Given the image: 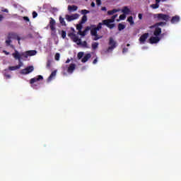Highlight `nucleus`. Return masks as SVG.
I'll return each instance as SVG.
<instances>
[{
	"mask_svg": "<svg viewBox=\"0 0 181 181\" xmlns=\"http://www.w3.org/2000/svg\"><path fill=\"white\" fill-rule=\"evenodd\" d=\"M151 8L153 9L159 8V4H153L151 5Z\"/></svg>",
	"mask_w": 181,
	"mask_h": 181,
	"instance_id": "38",
	"label": "nucleus"
},
{
	"mask_svg": "<svg viewBox=\"0 0 181 181\" xmlns=\"http://www.w3.org/2000/svg\"><path fill=\"white\" fill-rule=\"evenodd\" d=\"M148 37H149V33H144V35H141V36L139 37L140 44L144 45Z\"/></svg>",
	"mask_w": 181,
	"mask_h": 181,
	"instance_id": "9",
	"label": "nucleus"
},
{
	"mask_svg": "<svg viewBox=\"0 0 181 181\" xmlns=\"http://www.w3.org/2000/svg\"><path fill=\"white\" fill-rule=\"evenodd\" d=\"M76 28L78 30L81 31V29H82L81 24H78Z\"/></svg>",
	"mask_w": 181,
	"mask_h": 181,
	"instance_id": "44",
	"label": "nucleus"
},
{
	"mask_svg": "<svg viewBox=\"0 0 181 181\" xmlns=\"http://www.w3.org/2000/svg\"><path fill=\"white\" fill-rule=\"evenodd\" d=\"M78 18H79L78 13H75L72 15L66 14L65 16L66 21H67L68 22L74 21V20H77Z\"/></svg>",
	"mask_w": 181,
	"mask_h": 181,
	"instance_id": "6",
	"label": "nucleus"
},
{
	"mask_svg": "<svg viewBox=\"0 0 181 181\" xmlns=\"http://www.w3.org/2000/svg\"><path fill=\"white\" fill-rule=\"evenodd\" d=\"M57 75V71H52V73H51V75L49 76V78H48V81H50L52 79V78L54 77V76H55Z\"/></svg>",
	"mask_w": 181,
	"mask_h": 181,
	"instance_id": "28",
	"label": "nucleus"
},
{
	"mask_svg": "<svg viewBox=\"0 0 181 181\" xmlns=\"http://www.w3.org/2000/svg\"><path fill=\"white\" fill-rule=\"evenodd\" d=\"M125 15H126L125 13L119 15V20L124 21L125 18H127V16Z\"/></svg>",
	"mask_w": 181,
	"mask_h": 181,
	"instance_id": "35",
	"label": "nucleus"
},
{
	"mask_svg": "<svg viewBox=\"0 0 181 181\" xmlns=\"http://www.w3.org/2000/svg\"><path fill=\"white\" fill-rule=\"evenodd\" d=\"M3 12H4V13H8V9H7V8H5V10H3Z\"/></svg>",
	"mask_w": 181,
	"mask_h": 181,
	"instance_id": "57",
	"label": "nucleus"
},
{
	"mask_svg": "<svg viewBox=\"0 0 181 181\" xmlns=\"http://www.w3.org/2000/svg\"><path fill=\"white\" fill-rule=\"evenodd\" d=\"M76 69V64H71V65H69V66H68L67 69V73L69 74H73L74 70H75Z\"/></svg>",
	"mask_w": 181,
	"mask_h": 181,
	"instance_id": "13",
	"label": "nucleus"
},
{
	"mask_svg": "<svg viewBox=\"0 0 181 181\" xmlns=\"http://www.w3.org/2000/svg\"><path fill=\"white\" fill-rule=\"evenodd\" d=\"M95 36L94 38H93V40L98 41V40L102 38V36H99L98 35H93Z\"/></svg>",
	"mask_w": 181,
	"mask_h": 181,
	"instance_id": "37",
	"label": "nucleus"
},
{
	"mask_svg": "<svg viewBox=\"0 0 181 181\" xmlns=\"http://www.w3.org/2000/svg\"><path fill=\"white\" fill-rule=\"evenodd\" d=\"M61 36L62 38L65 39L66 37V32L65 30H62Z\"/></svg>",
	"mask_w": 181,
	"mask_h": 181,
	"instance_id": "32",
	"label": "nucleus"
},
{
	"mask_svg": "<svg viewBox=\"0 0 181 181\" xmlns=\"http://www.w3.org/2000/svg\"><path fill=\"white\" fill-rule=\"evenodd\" d=\"M71 62V59H67L66 61V64H69V62Z\"/></svg>",
	"mask_w": 181,
	"mask_h": 181,
	"instance_id": "56",
	"label": "nucleus"
},
{
	"mask_svg": "<svg viewBox=\"0 0 181 181\" xmlns=\"http://www.w3.org/2000/svg\"><path fill=\"white\" fill-rule=\"evenodd\" d=\"M89 59H91V54L90 53H88V54L84 55L83 58H82V59H81V62L82 63H86L89 60Z\"/></svg>",
	"mask_w": 181,
	"mask_h": 181,
	"instance_id": "15",
	"label": "nucleus"
},
{
	"mask_svg": "<svg viewBox=\"0 0 181 181\" xmlns=\"http://www.w3.org/2000/svg\"><path fill=\"white\" fill-rule=\"evenodd\" d=\"M46 67H47V69H50V68H51V61L47 62Z\"/></svg>",
	"mask_w": 181,
	"mask_h": 181,
	"instance_id": "42",
	"label": "nucleus"
},
{
	"mask_svg": "<svg viewBox=\"0 0 181 181\" xmlns=\"http://www.w3.org/2000/svg\"><path fill=\"white\" fill-rule=\"evenodd\" d=\"M59 23H61L62 26H66V23L64 21V18L62 16H59Z\"/></svg>",
	"mask_w": 181,
	"mask_h": 181,
	"instance_id": "24",
	"label": "nucleus"
},
{
	"mask_svg": "<svg viewBox=\"0 0 181 181\" xmlns=\"http://www.w3.org/2000/svg\"><path fill=\"white\" fill-rule=\"evenodd\" d=\"M127 47H129V44H127Z\"/></svg>",
	"mask_w": 181,
	"mask_h": 181,
	"instance_id": "59",
	"label": "nucleus"
},
{
	"mask_svg": "<svg viewBox=\"0 0 181 181\" xmlns=\"http://www.w3.org/2000/svg\"><path fill=\"white\" fill-rule=\"evenodd\" d=\"M28 55H30V57L36 55V54H37V51L36 50H30V51H26L25 52H24Z\"/></svg>",
	"mask_w": 181,
	"mask_h": 181,
	"instance_id": "21",
	"label": "nucleus"
},
{
	"mask_svg": "<svg viewBox=\"0 0 181 181\" xmlns=\"http://www.w3.org/2000/svg\"><path fill=\"white\" fill-rule=\"evenodd\" d=\"M163 2H165L166 0H161Z\"/></svg>",
	"mask_w": 181,
	"mask_h": 181,
	"instance_id": "58",
	"label": "nucleus"
},
{
	"mask_svg": "<svg viewBox=\"0 0 181 181\" xmlns=\"http://www.w3.org/2000/svg\"><path fill=\"white\" fill-rule=\"evenodd\" d=\"M100 30H96V29H90V35H98V31Z\"/></svg>",
	"mask_w": 181,
	"mask_h": 181,
	"instance_id": "27",
	"label": "nucleus"
},
{
	"mask_svg": "<svg viewBox=\"0 0 181 181\" xmlns=\"http://www.w3.org/2000/svg\"><path fill=\"white\" fill-rule=\"evenodd\" d=\"M4 19L3 15L0 14V22L2 21Z\"/></svg>",
	"mask_w": 181,
	"mask_h": 181,
	"instance_id": "52",
	"label": "nucleus"
},
{
	"mask_svg": "<svg viewBox=\"0 0 181 181\" xmlns=\"http://www.w3.org/2000/svg\"><path fill=\"white\" fill-rule=\"evenodd\" d=\"M108 49L106 50V53L112 52L117 47V42L115 41L113 37H109Z\"/></svg>",
	"mask_w": 181,
	"mask_h": 181,
	"instance_id": "4",
	"label": "nucleus"
},
{
	"mask_svg": "<svg viewBox=\"0 0 181 181\" xmlns=\"http://www.w3.org/2000/svg\"><path fill=\"white\" fill-rule=\"evenodd\" d=\"M122 13L124 15H129L131 13V10L127 6H124L122 8Z\"/></svg>",
	"mask_w": 181,
	"mask_h": 181,
	"instance_id": "17",
	"label": "nucleus"
},
{
	"mask_svg": "<svg viewBox=\"0 0 181 181\" xmlns=\"http://www.w3.org/2000/svg\"><path fill=\"white\" fill-rule=\"evenodd\" d=\"M4 76L6 77V79H11V76L9 72H8V70H5V72L4 73Z\"/></svg>",
	"mask_w": 181,
	"mask_h": 181,
	"instance_id": "25",
	"label": "nucleus"
},
{
	"mask_svg": "<svg viewBox=\"0 0 181 181\" xmlns=\"http://www.w3.org/2000/svg\"><path fill=\"white\" fill-rule=\"evenodd\" d=\"M72 30H74V28H72Z\"/></svg>",
	"mask_w": 181,
	"mask_h": 181,
	"instance_id": "60",
	"label": "nucleus"
},
{
	"mask_svg": "<svg viewBox=\"0 0 181 181\" xmlns=\"http://www.w3.org/2000/svg\"><path fill=\"white\" fill-rule=\"evenodd\" d=\"M8 40L14 39L18 41V44H20V37L18 36L17 33H10L8 34L7 37Z\"/></svg>",
	"mask_w": 181,
	"mask_h": 181,
	"instance_id": "7",
	"label": "nucleus"
},
{
	"mask_svg": "<svg viewBox=\"0 0 181 181\" xmlns=\"http://www.w3.org/2000/svg\"><path fill=\"white\" fill-rule=\"evenodd\" d=\"M160 1H162V0H156V4H159Z\"/></svg>",
	"mask_w": 181,
	"mask_h": 181,
	"instance_id": "54",
	"label": "nucleus"
},
{
	"mask_svg": "<svg viewBox=\"0 0 181 181\" xmlns=\"http://www.w3.org/2000/svg\"><path fill=\"white\" fill-rule=\"evenodd\" d=\"M23 20H24L26 22H30V18H28V17L27 16L23 17Z\"/></svg>",
	"mask_w": 181,
	"mask_h": 181,
	"instance_id": "45",
	"label": "nucleus"
},
{
	"mask_svg": "<svg viewBox=\"0 0 181 181\" xmlns=\"http://www.w3.org/2000/svg\"><path fill=\"white\" fill-rule=\"evenodd\" d=\"M90 7L92 8L95 7V4L94 2L90 3Z\"/></svg>",
	"mask_w": 181,
	"mask_h": 181,
	"instance_id": "49",
	"label": "nucleus"
},
{
	"mask_svg": "<svg viewBox=\"0 0 181 181\" xmlns=\"http://www.w3.org/2000/svg\"><path fill=\"white\" fill-rule=\"evenodd\" d=\"M78 7L75 5H72V6H68V11L69 12H75L76 11H77Z\"/></svg>",
	"mask_w": 181,
	"mask_h": 181,
	"instance_id": "19",
	"label": "nucleus"
},
{
	"mask_svg": "<svg viewBox=\"0 0 181 181\" xmlns=\"http://www.w3.org/2000/svg\"><path fill=\"white\" fill-rule=\"evenodd\" d=\"M83 55H84L83 52H78L77 54L78 59H81L82 57H84Z\"/></svg>",
	"mask_w": 181,
	"mask_h": 181,
	"instance_id": "33",
	"label": "nucleus"
},
{
	"mask_svg": "<svg viewBox=\"0 0 181 181\" xmlns=\"http://www.w3.org/2000/svg\"><path fill=\"white\" fill-rule=\"evenodd\" d=\"M138 18H139V20H142L143 19V14H141V13L138 14Z\"/></svg>",
	"mask_w": 181,
	"mask_h": 181,
	"instance_id": "47",
	"label": "nucleus"
},
{
	"mask_svg": "<svg viewBox=\"0 0 181 181\" xmlns=\"http://www.w3.org/2000/svg\"><path fill=\"white\" fill-rule=\"evenodd\" d=\"M127 51H128L127 48H123L122 52L125 53V52H127Z\"/></svg>",
	"mask_w": 181,
	"mask_h": 181,
	"instance_id": "51",
	"label": "nucleus"
},
{
	"mask_svg": "<svg viewBox=\"0 0 181 181\" xmlns=\"http://www.w3.org/2000/svg\"><path fill=\"white\" fill-rule=\"evenodd\" d=\"M43 79H44V78L42 77V75H38V76H37V77L32 78L30 80V84H33V83H35V82L42 81V80H43Z\"/></svg>",
	"mask_w": 181,
	"mask_h": 181,
	"instance_id": "11",
	"label": "nucleus"
},
{
	"mask_svg": "<svg viewBox=\"0 0 181 181\" xmlns=\"http://www.w3.org/2000/svg\"><path fill=\"white\" fill-rule=\"evenodd\" d=\"M50 30L52 31L55 30V21L52 18H50Z\"/></svg>",
	"mask_w": 181,
	"mask_h": 181,
	"instance_id": "18",
	"label": "nucleus"
},
{
	"mask_svg": "<svg viewBox=\"0 0 181 181\" xmlns=\"http://www.w3.org/2000/svg\"><path fill=\"white\" fill-rule=\"evenodd\" d=\"M89 13H90V11L86 9L81 10V14L83 16H86V14H88Z\"/></svg>",
	"mask_w": 181,
	"mask_h": 181,
	"instance_id": "39",
	"label": "nucleus"
},
{
	"mask_svg": "<svg viewBox=\"0 0 181 181\" xmlns=\"http://www.w3.org/2000/svg\"><path fill=\"white\" fill-rule=\"evenodd\" d=\"M160 33H162V29L160 28H156L153 31V35L156 37H159Z\"/></svg>",
	"mask_w": 181,
	"mask_h": 181,
	"instance_id": "14",
	"label": "nucleus"
},
{
	"mask_svg": "<svg viewBox=\"0 0 181 181\" xmlns=\"http://www.w3.org/2000/svg\"><path fill=\"white\" fill-rule=\"evenodd\" d=\"M98 47V42H93L92 49L95 50Z\"/></svg>",
	"mask_w": 181,
	"mask_h": 181,
	"instance_id": "30",
	"label": "nucleus"
},
{
	"mask_svg": "<svg viewBox=\"0 0 181 181\" xmlns=\"http://www.w3.org/2000/svg\"><path fill=\"white\" fill-rule=\"evenodd\" d=\"M117 17H118V14L113 15L110 19L104 20L103 21H107L109 23H114L115 20L117 18Z\"/></svg>",
	"mask_w": 181,
	"mask_h": 181,
	"instance_id": "20",
	"label": "nucleus"
},
{
	"mask_svg": "<svg viewBox=\"0 0 181 181\" xmlns=\"http://www.w3.org/2000/svg\"><path fill=\"white\" fill-rule=\"evenodd\" d=\"M32 16L33 18H36V17H37V13L36 11H33Z\"/></svg>",
	"mask_w": 181,
	"mask_h": 181,
	"instance_id": "43",
	"label": "nucleus"
},
{
	"mask_svg": "<svg viewBox=\"0 0 181 181\" xmlns=\"http://www.w3.org/2000/svg\"><path fill=\"white\" fill-rule=\"evenodd\" d=\"M102 11L106 12L107 11L106 7H102Z\"/></svg>",
	"mask_w": 181,
	"mask_h": 181,
	"instance_id": "53",
	"label": "nucleus"
},
{
	"mask_svg": "<svg viewBox=\"0 0 181 181\" xmlns=\"http://www.w3.org/2000/svg\"><path fill=\"white\" fill-rule=\"evenodd\" d=\"M160 37H159V36H156V37H150V39H148V41L150 42V43L151 45H153V44H156V43H158L160 40Z\"/></svg>",
	"mask_w": 181,
	"mask_h": 181,
	"instance_id": "10",
	"label": "nucleus"
},
{
	"mask_svg": "<svg viewBox=\"0 0 181 181\" xmlns=\"http://www.w3.org/2000/svg\"><path fill=\"white\" fill-rule=\"evenodd\" d=\"M165 25H166V22H160L154 24L153 27L156 28H159V26H165Z\"/></svg>",
	"mask_w": 181,
	"mask_h": 181,
	"instance_id": "22",
	"label": "nucleus"
},
{
	"mask_svg": "<svg viewBox=\"0 0 181 181\" xmlns=\"http://www.w3.org/2000/svg\"><path fill=\"white\" fill-rule=\"evenodd\" d=\"M180 21V18L178 16H175L174 17L171 18L170 23L174 24V23H179Z\"/></svg>",
	"mask_w": 181,
	"mask_h": 181,
	"instance_id": "16",
	"label": "nucleus"
},
{
	"mask_svg": "<svg viewBox=\"0 0 181 181\" xmlns=\"http://www.w3.org/2000/svg\"><path fill=\"white\" fill-rule=\"evenodd\" d=\"M69 37H71L72 42L76 43L78 45H81L83 47H87V41L81 42V40L78 37L77 35L74 33H70L67 34Z\"/></svg>",
	"mask_w": 181,
	"mask_h": 181,
	"instance_id": "1",
	"label": "nucleus"
},
{
	"mask_svg": "<svg viewBox=\"0 0 181 181\" xmlns=\"http://www.w3.org/2000/svg\"><path fill=\"white\" fill-rule=\"evenodd\" d=\"M12 56L16 60H18V62H21V59H23L22 57L28 59V57H30L29 54L25 52H22L21 54H20L17 50L14 51V53L12 54Z\"/></svg>",
	"mask_w": 181,
	"mask_h": 181,
	"instance_id": "3",
	"label": "nucleus"
},
{
	"mask_svg": "<svg viewBox=\"0 0 181 181\" xmlns=\"http://www.w3.org/2000/svg\"><path fill=\"white\" fill-rule=\"evenodd\" d=\"M23 66V63H22L21 61L18 62V64L16 66H9L8 67V69L11 71H13L19 69L20 68H21Z\"/></svg>",
	"mask_w": 181,
	"mask_h": 181,
	"instance_id": "8",
	"label": "nucleus"
},
{
	"mask_svg": "<svg viewBox=\"0 0 181 181\" xmlns=\"http://www.w3.org/2000/svg\"><path fill=\"white\" fill-rule=\"evenodd\" d=\"M117 12H119V10L114 8L113 10L108 11L107 14H108V16H112L115 13H117Z\"/></svg>",
	"mask_w": 181,
	"mask_h": 181,
	"instance_id": "23",
	"label": "nucleus"
},
{
	"mask_svg": "<svg viewBox=\"0 0 181 181\" xmlns=\"http://www.w3.org/2000/svg\"><path fill=\"white\" fill-rule=\"evenodd\" d=\"M153 18L156 19V21H165L168 23L170 21V17L168 14L157 13L153 15Z\"/></svg>",
	"mask_w": 181,
	"mask_h": 181,
	"instance_id": "2",
	"label": "nucleus"
},
{
	"mask_svg": "<svg viewBox=\"0 0 181 181\" xmlns=\"http://www.w3.org/2000/svg\"><path fill=\"white\" fill-rule=\"evenodd\" d=\"M98 63V58L95 59L94 61H93V64H96Z\"/></svg>",
	"mask_w": 181,
	"mask_h": 181,
	"instance_id": "50",
	"label": "nucleus"
},
{
	"mask_svg": "<svg viewBox=\"0 0 181 181\" xmlns=\"http://www.w3.org/2000/svg\"><path fill=\"white\" fill-rule=\"evenodd\" d=\"M86 32H87V30H84L83 32H81V30H79L78 34L81 36H86Z\"/></svg>",
	"mask_w": 181,
	"mask_h": 181,
	"instance_id": "40",
	"label": "nucleus"
},
{
	"mask_svg": "<svg viewBox=\"0 0 181 181\" xmlns=\"http://www.w3.org/2000/svg\"><path fill=\"white\" fill-rule=\"evenodd\" d=\"M127 21H129V23L131 25H134V21H133L132 16H129V18H127Z\"/></svg>",
	"mask_w": 181,
	"mask_h": 181,
	"instance_id": "31",
	"label": "nucleus"
},
{
	"mask_svg": "<svg viewBox=\"0 0 181 181\" xmlns=\"http://www.w3.org/2000/svg\"><path fill=\"white\" fill-rule=\"evenodd\" d=\"M86 22H87V16L84 15L82 16L81 23H85Z\"/></svg>",
	"mask_w": 181,
	"mask_h": 181,
	"instance_id": "36",
	"label": "nucleus"
},
{
	"mask_svg": "<svg viewBox=\"0 0 181 181\" xmlns=\"http://www.w3.org/2000/svg\"><path fill=\"white\" fill-rule=\"evenodd\" d=\"M104 25V24H103V23H99L98 25V27L93 28L92 29L100 30V29H102V25Z\"/></svg>",
	"mask_w": 181,
	"mask_h": 181,
	"instance_id": "29",
	"label": "nucleus"
},
{
	"mask_svg": "<svg viewBox=\"0 0 181 181\" xmlns=\"http://www.w3.org/2000/svg\"><path fill=\"white\" fill-rule=\"evenodd\" d=\"M54 59H55V60H57V61L60 60V54H59V53L55 54Z\"/></svg>",
	"mask_w": 181,
	"mask_h": 181,
	"instance_id": "41",
	"label": "nucleus"
},
{
	"mask_svg": "<svg viewBox=\"0 0 181 181\" xmlns=\"http://www.w3.org/2000/svg\"><path fill=\"white\" fill-rule=\"evenodd\" d=\"M124 29H125V25H124L121 24V23H119V25H117V30H118L119 31L123 30H124Z\"/></svg>",
	"mask_w": 181,
	"mask_h": 181,
	"instance_id": "26",
	"label": "nucleus"
},
{
	"mask_svg": "<svg viewBox=\"0 0 181 181\" xmlns=\"http://www.w3.org/2000/svg\"><path fill=\"white\" fill-rule=\"evenodd\" d=\"M96 5L100 6V5H102V1L100 0H96Z\"/></svg>",
	"mask_w": 181,
	"mask_h": 181,
	"instance_id": "46",
	"label": "nucleus"
},
{
	"mask_svg": "<svg viewBox=\"0 0 181 181\" xmlns=\"http://www.w3.org/2000/svg\"><path fill=\"white\" fill-rule=\"evenodd\" d=\"M114 22H110V21H103V24L106 25L107 28H109V29H113L115 26V24H110Z\"/></svg>",
	"mask_w": 181,
	"mask_h": 181,
	"instance_id": "12",
	"label": "nucleus"
},
{
	"mask_svg": "<svg viewBox=\"0 0 181 181\" xmlns=\"http://www.w3.org/2000/svg\"><path fill=\"white\" fill-rule=\"evenodd\" d=\"M166 33H162L160 34L159 36H160V38H163L164 36H165Z\"/></svg>",
	"mask_w": 181,
	"mask_h": 181,
	"instance_id": "48",
	"label": "nucleus"
},
{
	"mask_svg": "<svg viewBox=\"0 0 181 181\" xmlns=\"http://www.w3.org/2000/svg\"><path fill=\"white\" fill-rule=\"evenodd\" d=\"M33 71H34V66H28V67L23 69L21 71H20V74L28 75L32 73Z\"/></svg>",
	"mask_w": 181,
	"mask_h": 181,
	"instance_id": "5",
	"label": "nucleus"
},
{
	"mask_svg": "<svg viewBox=\"0 0 181 181\" xmlns=\"http://www.w3.org/2000/svg\"><path fill=\"white\" fill-rule=\"evenodd\" d=\"M12 42L11 39L6 40L5 43L6 46L9 47L11 46V43Z\"/></svg>",
	"mask_w": 181,
	"mask_h": 181,
	"instance_id": "34",
	"label": "nucleus"
},
{
	"mask_svg": "<svg viewBox=\"0 0 181 181\" xmlns=\"http://www.w3.org/2000/svg\"><path fill=\"white\" fill-rule=\"evenodd\" d=\"M3 52L5 53L6 55L9 54V53L5 50H4Z\"/></svg>",
	"mask_w": 181,
	"mask_h": 181,
	"instance_id": "55",
	"label": "nucleus"
},
{
	"mask_svg": "<svg viewBox=\"0 0 181 181\" xmlns=\"http://www.w3.org/2000/svg\"><path fill=\"white\" fill-rule=\"evenodd\" d=\"M86 1H88V0H86Z\"/></svg>",
	"mask_w": 181,
	"mask_h": 181,
	"instance_id": "61",
	"label": "nucleus"
}]
</instances>
